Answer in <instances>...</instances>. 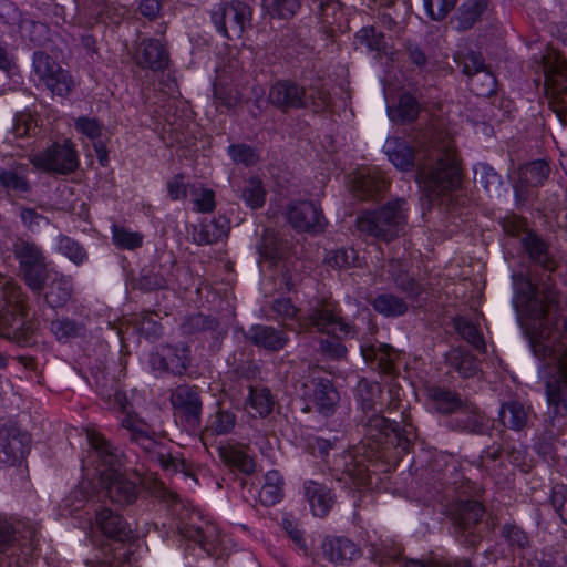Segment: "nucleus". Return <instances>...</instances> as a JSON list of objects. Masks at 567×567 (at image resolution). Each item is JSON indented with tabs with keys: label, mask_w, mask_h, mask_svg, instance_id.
<instances>
[{
	"label": "nucleus",
	"mask_w": 567,
	"mask_h": 567,
	"mask_svg": "<svg viewBox=\"0 0 567 567\" xmlns=\"http://www.w3.org/2000/svg\"><path fill=\"white\" fill-rule=\"evenodd\" d=\"M284 480L281 475L272 470L268 471L265 476L262 493L265 496H277L282 492Z\"/></svg>",
	"instance_id": "44"
},
{
	"label": "nucleus",
	"mask_w": 567,
	"mask_h": 567,
	"mask_svg": "<svg viewBox=\"0 0 567 567\" xmlns=\"http://www.w3.org/2000/svg\"><path fill=\"white\" fill-rule=\"evenodd\" d=\"M21 218L30 228L40 227L42 224H47V219L37 215L32 209H23Z\"/></svg>",
	"instance_id": "58"
},
{
	"label": "nucleus",
	"mask_w": 567,
	"mask_h": 567,
	"mask_svg": "<svg viewBox=\"0 0 567 567\" xmlns=\"http://www.w3.org/2000/svg\"><path fill=\"white\" fill-rule=\"evenodd\" d=\"M484 513L482 504L476 498H458L451 508V518L457 530L465 537H473V527ZM474 544L473 539H466Z\"/></svg>",
	"instance_id": "11"
},
{
	"label": "nucleus",
	"mask_w": 567,
	"mask_h": 567,
	"mask_svg": "<svg viewBox=\"0 0 567 567\" xmlns=\"http://www.w3.org/2000/svg\"><path fill=\"white\" fill-rule=\"evenodd\" d=\"M75 128L90 140H95L102 135V126L95 118L80 117L75 121Z\"/></svg>",
	"instance_id": "42"
},
{
	"label": "nucleus",
	"mask_w": 567,
	"mask_h": 567,
	"mask_svg": "<svg viewBox=\"0 0 567 567\" xmlns=\"http://www.w3.org/2000/svg\"><path fill=\"white\" fill-rule=\"evenodd\" d=\"M310 511L316 517H324L332 508V498H309Z\"/></svg>",
	"instance_id": "51"
},
{
	"label": "nucleus",
	"mask_w": 567,
	"mask_h": 567,
	"mask_svg": "<svg viewBox=\"0 0 567 567\" xmlns=\"http://www.w3.org/2000/svg\"><path fill=\"white\" fill-rule=\"evenodd\" d=\"M313 324L328 334L336 336L337 338L348 337L351 333V328L340 320L330 307L317 311L312 318Z\"/></svg>",
	"instance_id": "17"
},
{
	"label": "nucleus",
	"mask_w": 567,
	"mask_h": 567,
	"mask_svg": "<svg viewBox=\"0 0 567 567\" xmlns=\"http://www.w3.org/2000/svg\"><path fill=\"white\" fill-rule=\"evenodd\" d=\"M544 87L548 96L557 100L561 112H567V61L556 51L543 56Z\"/></svg>",
	"instance_id": "5"
},
{
	"label": "nucleus",
	"mask_w": 567,
	"mask_h": 567,
	"mask_svg": "<svg viewBox=\"0 0 567 567\" xmlns=\"http://www.w3.org/2000/svg\"><path fill=\"white\" fill-rule=\"evenodd\" d=\"M353 249H340L336 250L329 257V261L333 264L336 267H347L353 262Z\"/></svg>",
	"instance_id": "50"
},
{
	"label": "nucleus",
	"mask_w": 567,
	"mask_h": 567,
	"mask_svg": "<svg viewBox=\"0 0 567 567\" xmlns=\"http://www.w3.org/2000/svg\"><path fill=\"white\" fill-rule=\"evenodd\" d=\"M165 351H167V355L164 358L163 363L161 367L163 369L171 370L174 373H182L188 363V355L186 353V350H182L181 354H174L171 355V349L167 348Z\"/></svg>",
	"instance_id": "41"
},
{
	"label": "nucleus",
	"mask_w": 567,
	"mask_h": 567,
	"mask_svg": "<svg viewBox=\"0 0 567 567\" xmlns=\"http://www.w3.org/2000/svg\"><path fill=\"white\" fill-rule=\"evenodd\" d=\"M96 522L100 529L107 537L116 542H125L130 539L131 529L127 524L111 509L104 508L96 513Z\"/></svg>",
	"instance_id": "16"
},
{
	"label": "nucleus",
	"mask_w": 567,
	"mask_h": 567,
	"mask_svg": "<svg viewBox=\"0 0 567 567\" xmlns=\"http://www.w3.org/2000/svg\"><path fill=\"white\" fill-rule=\"evenodd\" d=\"M13 536V528L9 520L0 516V551H3Z\"/></svg>",
	"instance_id": "55"
},
{
	"label": "nucleus",
	"mask_w": 567,
	"mask_h": 567,
	"mask_svg": "<svg viewBox=\"0 0 567 567\" xmlns=\"http://www.w3.org/2000/svg\"><path fill=\"white\" fill-rule=\"evenodd\" d=\"M380 355L378 352L374 351L373 348L363 347L361 346V353L364 358V360H371V359H379L380 361L385 360L389 364L392 361L393 354L392 352L385 348L384 351L379 350Z\"/></svg>",
	"instance_id": "57"
},
{
	"label": "nucleus",
	"mask_w": 567,
	"mask_h": 567,
	"mask_svg": "<svg viewBox=\"0 0 567 567\" xmlns=\"http://www.w3.org/2000/svg\"><path fill=\"white\" fill-rule=\"evenodd\" d=\"M302 91L295 84L278 82L269 92V100L278 105L297 106L302 102Z\"/></svg>",
	"instance_id": "22"
},
{
	"label": "nucleus",
	"mask_w": 567,
	"mask_h": 567,
	"mask_svg": "<svg viewBox=\"0 0 567 567\" xmlns=\"http://www.w3.org/2000/svg\"><path fill=\"white\" fill-rule=\"evenodd\" d=\"M29 442L27 434L17 430H0V464L13 465L20 461Z\"/></svg>",
	"instance_id": "15"
},
{
	"label": "nucleus",
	"mask_w": 567,
	"mask_h": 567,
	"mask_svg": "<svg viewBox=\"0 0 567 567\" xmlns=\"http://www.w3.org/2000/svg\"><path fill=\"white\" fill-rule=\"evenodd\" d=\"M405 216L404 202L395 200L379 212L362 215L358 225L363 231L390 240L403 229Z\"/></svg>",
	"instance_id": "4"
},
{
	"label": "nucleus",
	"mask_w": 567,
	"mask_h": 567,
	"mask_svg": "<svg viewBox=\"0 0 567 567\" xmlns=\"http://www.w3.org/2000/svg\"><path fill=\"white\" fill-rule=\"evenodd\" d=\"M241 198L251 208L260 207L265 202L261 182L258 178L249 179L243 190Z\"/></svg>",
	"instance_id": "32"
},
{
	"label": "nucleus",
	"mask_w": 567,
	"mask_h": 567,
	"mask_svg": "<svg viewBox=\"0 0 567 567\" xmlns=\"http://www.w3.org/2000/svg\"><path fill=\"white\" fill-rule=\"evenodd\" d=\"M474 175L487 193L494 192L499 195L501 181L494 168L484 163H478L474 166Z\"/></svg>",
	"instance_id": "29"
},
{
	"label": "nucleus",
	"mask_w": 567,
	"mask_h": 567,
	"mask_svg": "<svg viewBox=\"0 0 567 567\" xmlns=\"http://www.w3.org/2000/svg\"><path fill=\"white\" fill-rule=\"evenodd\" d=\"M338 401V393L329 382H322L313 392L312 402L317 409L327 414Z\"/></svg>",
	"instance_id": "26"
},
{
	"label": "nucleus",
	"mask_w": 567,
	"mask_h": 567,
	"mask_svg": "<svg viewBox=\"0 0 567 567\" xmlns=\"http://www.w3.org/2000/svg\"><path fill=\"white\" fill-rule=\"evenodd\" d=\"M288 218L296 229L319 231L324 227L320 209L309 202H301L290 208Z\"/></svg>",
	"instance_id": "14"
},
{
	"label": "nucleus",
	"mask_w": 567,
	"mask_h": 567,
	"mask_svg": "<svg viewBox=\"0 0 567 567\" xmlns=\"http://www.w3.org/2000/svg\"><path fill=\"white\" fill-rule=\"evenodd\" d=\"M229 156L236 163L252 164L257 161L258 156L255 151L245 145H231L228 148Z\"/></svg>",
	"instance_id": "43"
},
{
	"label": "nucleus",
	"mask_w": 567,
	"mask_h": 567,
	"mask_svg": "<svg viewBox=\"0 0 567 567\" xmlns=\"http://www.w3.org/2000/svg\"><path fill=\"white\" fill-rule=\"evenodd\" d=\"M181 533L188 539L200 545L207 553L216 551L223 544L225 536L218 526L199 511L193 509L188 522L179 527Z\"/></svg>",
	"instance_id": "6"
},
{
	"label": "nucleus",
	"mask_w": 567,
	"mask_h": 567,
	"mask_svg": "<svg viewBox=\"0 0 567 567\" xmlns=\"http://www.w3.org/2000/svg\"><path fill=\"white\" fill-rule=\"evenodd\" d=\"M455 328L474 347L477 349L483 348L484 341L476 326L460 318L455 321Z\"/></svg>",
	"instance_id": "38"
},
{
	"label": "nucleus",
	"mask_w": 567,
	"mask_h": 567,
	"mask_svg": "<svg viewBox=\"0 0 567 567\" xmlns=\"http://www.w3.org/2000/svg\"><path fill=\"white\" fill-rule=\"evenodd\" d=\"M499 419L504 425L518 430L526 422V412L518 402H511L502 405Z\"/></svg>",
	"instance_id": "28"
},
{
	"label": "nucleus",
	"mask_w": 567,
	"mask_h": 567,
	"mask_svg": "<svg viewBox=\"0 0 567 567\" xmlns=\"http://www.w3.org/2000/svg\"><path fill=\"white\" fill-rule=\"evenodd\" d=\"M33 70L53 94L64 96L70 91L72 80L68 72L44 53L34 54Z\"/></svg>",
	"instance_id": "10"
},
{
	"label": "nucleus",
	"mask_w": 567,
	"mask_h": 567,
	"mask_svg": "<svg viewBox=\"0 0 567 567\" xmlns=\"http://www.w3.org/2000/svg\"><path fill=\"white\" fill-rule=\"evenodd\" d=\"M94 445V454L103 462L104 470H94L84 467L81 480L75 486V493L81 495L100 494L106 492L109 494L117 493L125 496L140 495L143 493H155L159 484L152 475L144 477L133 474L124 477L113 467V455L109 452V445L103 437L92 436Z\"/></svg>",
	"instance_id": "2"
},
{
	"label": "nucleus",
	"mask_w": 567,
	"mask_h": 567,
	"mask_svg": "<svg viewBox=\"0 0 567 567\" xmlns=\"http://www.w3.org/2000/svg\"><path fill=\"white\" fill-rule=\"evenodd\" d=\"M20 30L22 34L29 32L30 40L37 42H40L42 35L47 33V27L44 24L33 21H23L20 24Z\"/></svg>",
	"instance_id": "48"
},
{
	"label": "nucleus",
	"mask_w": 567,
	"mask_h": 567,
	"mask_svg": "<svg viewBox=\"0 0 567 567\" xmlns=\"http://www.w3.org/2000/svg\"><path fill=\"white\" fill-rule=\"evenodd\" d=\"M282 527L298 546L306 548L302 532L293 519L285 517L282 519Z\"/></svg>",
	"instance_id": "52"
},
{
	"label": "nucleus",
	"mask_w": 567,
	"mask_h": 567,
	"mask_svg": "<svg viewBox=\"0 0 567 567\" xmlns=\"http://www.w3.org/2000/svg\"><path fill=\"white\" fill-rule=\"evenodd\" d=\"M404 567H471V565L464 559H452L434 555L426 561L414 559L408 560L404 564Z\"/></svg>",
	"instance_id": "31"
},
{
	"label": "nucleus",
	"mask_w": 567,
	"mask_h": 567,
	"mask_svg": "<svg viewBox=\"0 0 567 567\" xmlns=\"http://www.w3.org/2000/svg\"><path fill=\"white\" fill-rule=\"evenodd\" d=\"M0 184L12 190H24L27 189V183L24 178L14 172L0 169Z\"/></svg>",
	"instance_id": "45"
},
{
	"label": "nucleus",
	"mask_w": 567,
	"mask_h": 567,
	"mask_svg": "<svg viewBox=\"0 0 567 567\" xmlns=\"http://www.w3.org/2000/svg\"><path fill=\"white\" fill-rule=\"evenodd\" d=\"M456 0H423L425 13L432 20H442L454 8Z\"/></svg>",
	"instance_id": "36"
},
{
	"label": "nucleus",
	"mask_w": 567,
	"mask_h": 567,
	"mask_svg": "<svg viewBox=\"0 0 567 567\" xmlns=\"http://www.w3.org/2000/svg\"><path fill=\"white\" fill-rule=\"evenodd\" d=\"M136 62L153 70L162 69L167 63L166 51L159 40H150L137 54Z\"/></svg>",
	"instance_id": "19"
},
{
	"label": "nucleus",
	"mask_w": 567,
	"mask_h": 567,
	"mask_svg": "<svg viewBox=\"0 0 567 567\" xmlns=\"http://www.w3.org/2000/svg\"><path fill=\"white\" fill-rule=\"evenodd\" d=\"M31 162L38 169L58 173L74 171L79 165L76 151L70 141L53 144L45 151L34 154Z\"/></svg>",
	"instance_id": "7"
},
{
	"label": "nucleus",
	"mask_w": 567,
	"mask_h": 567,
	"mask_svg": "<svg viewBox=\"0 0 567 567\" xmlns=\"http://www.w3.org/2000/svg\"><path fill=\"white\" fill-rule=\"evenodd\" d=\"M321 554L331 564L346 565L358 559L361 550L346 537L328 536L321 544Z\"/></svg>",
	"instance_id": "13"
},
{
	"label": "nucleus",
	"mask_w": 567,
	"mask_h": 567,
	"mask_svg": "<svg viewBox=\"0 0 567 567\" xmlns=\"http://www.w3.org/2000/svg\"><path fill=\"white\" fill-rule=\"evenodd\" d=\"M388 115L392 121H411L419 113V105L412 95L401 96L396 106H388Z\"/></svg>",
	"instance_id": "25"
},
{
	"label": "nucleus",
	"mask_w": 567,
	"mask_h": 567,
	"mask_svg": "<svg viewBox=\"0 0 567 567\" xmlns=\"http://www.w3.org/2000/svg\"><path fill=\"white\" fill-rule=\"evenodd\" d=\"M524 175L532 184H539L548 175V165L544 161H535L524 167Z\"/></svg>",
	"instance_id": "40"
},
{
	"label": "nucleus",
	"mask_w": 567,
	"mask_h": 567,
	"mask_svg": "<svg viewBox=\"0 0 567 567\" xmlns=\"http://www.w3.org/2000/svg\"><path fill=\"white\" fill-rule=\"evenodd\" d=\"M27 285L38 290L43 280L44 264L43 257L37 246L25 244L17 251Z\"/></svg>",
	"instance_id": "12"
},
{
	"label": "nucleus",
	"mask_w": 567,
	"mask_h": 567,
	"mask_svg": "<svg viewBox=\"0 0 567 567\" xmlns=\"http://www.w3.org/2000/svg\"><path fill=\"white\" fill-rule=\"evenodd\" d=\"M249 8L240 2L224 4L216 8L212 19L218 32L228 38H240L250 21Z\"/></svg>",
	"instance_id": "8"
},
{
	"label": "nucleus",
	"mask_w": 567,
	"mask_h": 567,
	"mask_svg": "<svg viewBox=\"0 0 567 567\" xmlns=\"http://www.w3.org/2000/svg\"><path fill=\"white\" fill-rule=\"evenodd\" d=\"M274 309L284 316L292 317L296 313L295 307L291 305V302L288 299H280L276 301Z\"/></svg>",
	"instance_id": "61"
},
{
	"label": "nucleus",
	"mask_w": 567,
	"mask_h": 567,
	"mask_svg": "<svg viewBox=\"0 0 567 567\" xmlns=\"http://www.w3.org/2000/svg\"><path fill=\"white\" fill-rule=\"evenodd\" d=\"M488 7V0H466L463 3V14L466 19H474L482 14Z\"/></svg>",
	"instance_id": "47"
},
{
	"label": "nucleus",
	"mask_w": 567,
	"mask_h": 567,
	"mask_svg": "<svg viewBox=\"0 0 567 567\" xmlns=\"http://www.w3.org/2000/svg\"><path fill=\"white\" fill-rule=\"evenodd\" d=\"M435 165L422 168L417 174V185L422 198L430 200L456 187L460 183V165L450 144L437 150Z\"/></svg>",
	"instance_id": "3"
},
{
	"label": "nucleus",
	"mask_w": 567,
	"mask_h": 567,
	"mask_svg": "<svg viewBox=\"0 0 567 567\" xmlns=\"http://www.w3.org/2000/svg\"><path fill=\"white\" fill-rule=\"evenodd\" d=\"M234 424L235 417L233 414L219 412L213 422V427L217 433L223 434L229 432L234 427Z\"/></svg>",
	"instance_id": "49"
},
{
	"label": "nucleus",
	"mask_w": 567,
	"mask_h": 567,
	"mask_svg": "<svg viewBox=\"0 0 567 567\" xmlns=\"http://www.w3.org/2000/svg\"><path fill=\"white\" fill-rule=\"evenodd\" d=\"M249 404L260 416L268 414L272 409V399L268 390H252Z\"/></svg>",
	"instance_id": "37"
},
{
	"label": "nucleus",
	"mask_w": 567,
	"mask_h": 567,
	"mask_svg": "<svg viewBox=\"0 0 567 567\" xmlns=\"http://www.w3.org/2000/svg\"><path fill=\"white\" fill-rule=\"evenodd\" d=\"M324 493V488L321 484L309 481L305 483V494L306 496H322Z\"/></svg>",
	"instance_id": "63"
},
{
	"label": "nucleus",
	"mask_w": 567,
	"mask_h": 567,
	"mask_svg": "<svg viewBox=\"0 0 567 567\" xmlns=\"http://www.w3.org/2000/svg\"><path fill=\"white\" fill-rule=\"evenodd\" d=\"M530 347L540 361L538 375L545 381L548 410L554 416L567 415V346L555 333L543 329L529 336Z\"/></svg>",
	"instance_id": "1"
},
{
	"label": "nucleus",
	"mask_w": 567,
	"mask_h": 567,
	"mask_svg": "<svg viewBox=\"0 0 567 567\" xmlns=\"http://www.w3.org/2000/svg\"><path fill=\"white\" fill-rule=\"evenodd\" d=\"M112 238L116 246L133 249L141 246L143 237L135 231H130L125 228L113 226Z\"/></svg>",
	"instance_id": "34"
},
{
	"label": "nucleus",
	"mask_w": 567,
	"mask_h": 567,
	"mask_svg": "<svg viewBox=\"0 0 567 567\" xmlns=\"http://www.w3.org/2000/svg\"><path fill=\"white\" fill-rule=\"evenodd\" d=\"M219 455L230 467L239 472L249 474L255 470V461L246 453L241 446L225 445L219 447Z\"/></svg>",
	"instance_id": "20"
},
{
	"label": "nucleus",
	"mask_w": 567,
	"mask_h": 567,
	"mask_svg": "<svg viewBox=\"0 0 567 567\" xmlns=\"http://www.w3.org/2000/svg\"><path fill=\"white\" fill-rule=\"evenodd\" d=\"M167 193L173 200H183L187 197L188 183L184 175L176 174L167 181Z\"/></svg>",
	"instance_id": "39"
},
{
	"label": "nucleus",
	"mask_w": 567,
	"mask_h": 567,
	"mask_svg": "<svg viewBox=\"0 0 567 567\" xmlns=\"http://www.w3.org/2000/svg\"><path fill=\"white\" fill-rule=\"evenodd\" d=\"M463 72L470 76V87L476 95H488L495 90V78L483 66L480 54L470 51L466 54L457 51L454 58Z\"/></svg>",
	"instance_id": "9"
},
{
	"label": "nucleus",
	"mask_w": 567,
	"mask_h": 567,
	"mask_svg": "<svg viewBox=\"0 0 567 567\" xmlns=\"http://www.w3.org/2000/svg\"><path fill=\"white\" fill-rule=\"evenodd\" d=\"M265 10L271 17L290 18L299 8V0H262Z\"/></svg>",
	"instance_id": "30"
},
{
	"label": "nucleus",
	"mask_w": 567,
	"mask_h": 567,
	"mask_svg": "<svg viewBox=\"0 0 567 567\" xmlns=\"http://www.w3.org/2000/svg\"><path fill=\"white\" fill-rule=\"evenodd\" d=\"M140 9L143 16L153 18L159 11V2L158 0H142Z\"/></svg>",
	"instance_id": "60"
},
{
	"label": "nucleus",
	"mask_w": 567,
	"mask_h": 567,
	"mask_svg": "<svg viewBox=\"0 0 567 567\" xmlns=\"http://www.w3.org/2000/svg\"><path fill=\"white\" fill-rule=\"evenodd\" d=\"M553 499V506L557 509L560 518L567 524V498Z\"/></svg>",
	"instance_id": "64"
},
{
	"label": "nucleus",
	"mask_w": 567,
	"mask_h": 567,
	"mask_svg": "<svg viewBox=\"0 0 567 567\" xmlns=\"http://www.w3.org/2000/svg\"><path fill=\"white\" fill-rule=\"evenodd\" d=\"M384 153L389 161L401 171H408L412 167L413 152L411 147L398 137H388L383 145Z\"/></svg>",
	"instance_id": "18"
},
{
	"label": "nucleus",
	"mask_w": 567,
	"mask_h": 567,
	"mask_svg": "<svg viewBox=\"0 0 567 567\" xmlns=\"http://www.w3.org/2000/svg\"><path fill=\"white\" fill-rule=\"evenodd\" d=\"M172 403L176 410V415L185 414L188 420L196 422L200 413V403L194 392L187 389H178L172 395Z\"/></svg>",
	"instance_id": "21"
},
{
	"label": "nucleus",
	"mask_w": 567,
	"mask_h": 567,
	"mask_svg": "<svg viewBox=\"0 0 567 567\" xmlns=\"http://www.w3.org/2000/svg\"><path fill=\"white\" fill-rule=\"evenodd\" d=\"M58 293L55 296L53 291V287L49 292L45 295V299L48 303L52 307H58L62 305L68 298H69V290L66 287H61V282L58 284Z\"/></svg>",
	"instance_id": "56"
},
{
	"label": "nucleus",
	"mask_w": 567,
	"mask_h": 567,
	"mask_svg": "<svg viewBox=\"0 0 567 567\" xmlns=\"http://www.w3.org/2000/svg\"><path fill=\"white\" fill-rule=\"evenodd\" d=\"M132 439L147 452H152L156 445V442L143 431L134 432Z\"/></svg>",
	"instance_id": "59"
},
{
	"label": "nucleus",
	"mask_w": 567,
	"mask_h": 567,
	"mask_svg": "<svg viewBox=\"0 0 567 567\" xmlns=\"http://www.w3.org/2000/svg\"><path fill=\"white\" fill-rule=\"evenodd\" d=\"M35 128L33 120L29 114H21L16 118V134L18 136L29 135Z\"/></svg>",
	"instance_id": "54"
},
{
	"label": "nucleus",
	"mask_w": 567,
	"mask_h": 567,
	"mask_svg": "<svg viewBox=\"0 0 567 567\" xmlns=\"http://www.w3.org/2000/svg\"><path fill=\"white\" fill-rule=\"evenodd\" d=\"M512 279L514 288L513 303L516 310L523 313L527 305L535 299L536 289L523 275H513Z\"/></svg>",
	"instance_id": "23"
},
{
	"label": "nucleus",
	"mask_w": 567,
	"mask_h": 567,
	"mask_svg": "<svg viewBox=\"0 0 567 567\" xmlns=\"http://www.w3.org/2000/svg\"><path fill=\"white\" fill-rule=\"evenodd\" d=\"M250 338L255 343L272 350L280 349L285 346V338L282 334L268 327H252L250 330Z\"/></svg>",
	"instance_id": "24"
},
{
	"label": "nucleus",
	"mask_w": 567,
	"mask_h": 567,
	"mask_svg": "<svg viewBox=\"0 0 567 567\" xmlns=\"http://www.w3.org/2000/svg\"><path fill=\"white\" fill-rule=\"evenodd\" d=\"M374 309L385 316H399L404 312L405 305L396 297L382 295L374 300Z\"/></svg>",
	"instance_id": "33"
},
{
	"label": "nucleus",
	"mask_w": 567,
	"mask_h": 567,
	"mask_svg": "<svg viewBox=\"0 0 567 567\" xmlns=\"http://www.w3.org/2000/svg\"><path fill=\"white\" fill-rule=\"evenodd\" d=\"M114 550L117 553L111 559L106 557L96 567H124L120 561V558L125 554V551L123 550L122 546L120 548H115Z\"/></svg>",
	"instance_id": "62"
},
{
	"label": "nucleus",
	"mask_w": 567,
	"mask_h": 567,
	"mask_svg": "<svg viewBox=\"0 0 567 567\" xmlns=\"http://www.w3.org/2000/svg\"><path fill=\"white\" fill-rule=\"evenodd\" d=\"M54 249L75 265L82 264L86 259L84 249L69 237H58Z\"/></svg>",
	"instance_id": "27"
},
{
	"label": "nucleus",
	"mask_w": 567,
	"mask_h": 567,
	"mask_svg": "<svg viewBox=\"0 0 567 567\" xmlns=\"http://www.w3.org/2000/svg\"><path fill=\"white\" fill-rule=\"evenodd\" d=\"M355 40L369 50L385 51L383 37L374 28H362L357 32Z\"/></svg>",
	"instance_id": "35"
},
{
	"label": "nucleus",
	"mask_w": 567,
	"mask_h": 567,
	"mask_svg": "<svg viewBox=\"0 0 567 567\" xmlns=\"http://www.w3.org/2000/svg\"><path fill=\"white\" fill-rule=\"evenodd\" d=\"M194 207L198 212H210L215 207V196L213 190L203 188L194 193Z\"/></svg>",
	"instance_id": "46"
},
{
	"label": "nucleus",
	"mask_w": 567,
	"mask_h": 567,
	"mask_svg": "<svg viewBox=\"0 0 567 567\" xmlns=\"http://www.w3.org/2000/svg\"><path fill=\"white\" fill-rule=\"evenodd\" d=\"M524 246L529 251L533 258H539L545 250L544 243L538 237L532 234L527 235L524 238Z\"/></svg>",
	"instance_id": "53"
}]
</instances>
